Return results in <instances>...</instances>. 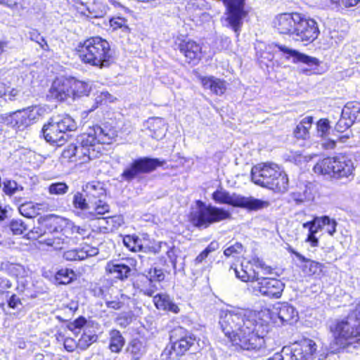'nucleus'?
<instances>
[{
  "label": "nucleus",
  "instance_id": "50",
  "mask_svg": "<svg viewBox=\"0 0 360 360\" xmlns=\"http://www.w3.org/2000/svg\"><path fill=\"white\" fill-rule=\"evenodd\" d=\"M163 244L165 245L166 243L153 241L145 247L143 246L142 251L146 254L158 255L161 252L162 246Z\"/></svg>",
  "mask_w": 360,
  "mask_h": 360
},
{
  "label": "nucleus",
  "instance_id": "5",
  "mask_svg": "<svg viewBox=\"0 0 360 360\" xmlns=\"http://www.w3.org/2000/svg\"><path fill=\"white\" fill-rule=\"evenodd\" d=\"M75 54L82 64L99 70L108 68L115 62L110 42L98 35L79 41L75 49Z\"/></svg>",
  "mask_w": 360,
  "mask_h": 360
},
{
  "label": "nucleus",
  "instance_id": "55",
  "mask_svg": "<svg viewBox=\"0 0 360 360\" xmlns=\"http://www.w3.org/2000/svg\"><path fill=\"white\" fill-rule=\"evenodd\" d=\"M3 2L8 7L15 8L18 9L25 8L29 4L27 0H4Z\"/></svg>",
  "mask_w": 360,
  "mask_h": 360
},
{
  "label": "nucleus",
  "instance_id": "18",
  "mask_svg": "<svg viewBox=\"0 0 360 360\" xmlns=\"http://www.w3.org/2000/svg\"><path fill=\"white\" fill-rule=\"evenodd\" d=\"M283 348L292 360H309L316 351V344L312 340L303 338Z\"/></svg>",
  "mask_w": 360,
  "mask_h": 360
},
{
  "label": "nucleus",
  "instance_id": "39",
  "mask_svg": "<svg viewBox=\"0 0 360 360\" xmlns=\"http://www.w3.org/2000/svg\"><path fill=\"white\" fill-rule=\"evenodd\" d=\"M124 246L131 252H137L143 250L141 240L138 236L126 235L123 237Z\"/></svg>",
  "mask_w": 360,
  "mask_h": 360
},
{
  "label": "nucleus",
  "instance_id": "38",
  "mask_svg": "<svg viewBox=\"0 0 360 360\" xmlns=\"http://www.w3.org/2000/svg\"><path fill=\"white\" fill-rule=\"evenodd\" d=\"M219 248V243L217 240L211 241L207 246L202 250L192 261V264L198 266L206 262V259L211 252L218 250Z\"/></svg>",
  "mask_w": 360,
  "mask_h": 360
},
{
  "label": "nucleus",
  "instance_id": "47",
  "mask_svg": "<svg viewBox=\"0 0 360 360\" xmlns=\"http://www.w3.org/2000/svg\"><path fill=\"white\" fill-rule=\"evenodd\" d=\"M68 186L65 182H55L49 186L48 192L51 195H63L68 192Z\"/></svg>",
  "mask_w": 360,
  "mask_h": 360
},
{
  "label": "nucleus",
  "instance_id": "28",
  "mask_svg": "<svg viewBox=\"0 0 360 360\" xmlns=\"http://www.w3.org/2000/svg\"><path fill=\"white\" fill-rule=\"evenodd\" d=\"M152 297L153 302L157 309L173 314L179 313V307L172 301L167 293H158Z\"/></svg>",
  "mask_w": 360,
  "mask_h": 360
},
{
  "label": "nucleus",
  "instance_id": "51",
  "mask_svg": "<svg viewBox=\"0 0 360 360\" xmlns=\"http://www.w3.org/2000/svg\"><path fill=\"white\" fill-rule=\"evenodd\" d=\"M330 129V122L328 118H321L316 122V130L323 137L328 134Z\"/></svg>",
  "mask_w": 360,
  "mask_h": 360
},
{
  "label": "nucleus",
  "instance_id": "16",
  "mask_svg": "<svg viewBox=\"0 0 360 360\" xmlns=\"http://www.w3.org/2000/svg\"><path fill=\"white\" fill-rule=\"evenodd\" d=\"M277 269L278 268L276 267V273L278 276L274 274L273 276H274L273 277H259L257 281V285L254 288L256 295L275 300L281 297L285 285L278 278L279 274L277 272Z\"/></svg>",
  "mask_w": 360,
  "mask_h": 360
},
{
  "label": "nucleus",
  "instance_id": "49",
  "mask_svg": "<svg viewBox=\"0 0 360 360\" xmlns=\"http://www.w3.org/2000/svg\"><path fill=\"white\" fill-rule=\"evenodd\" d=\"M40 243L46 244L48 246L53 247L54 249H61V245L65 243L64 238L60 236H51L41 240Z\"/></svg>",
  "mask_w": 360,
  "mask_h": 360
},
{
  "label": "nucleus",
  "instance_id": "8",
  "mask_svg": "<svg viewBox=\"0 0 360 360\" xmlns=\"http://www.w3.org/2000/svg\"><path fill=\"white\" fill-rule=\"evenodd\" d=\"M195 205L197 210L191 211L188 215V221L195 228L207 229L214 224L232 218L231 213L223 207L206 204L200 200H196Z\"/></svg>",
  "mask_w": 360,
  "mask_h": 360
},
{
  "label": "nucleus",
  "instance_id": "31",
  "mask_svg": "<svg viewBox=\"0 0 360 360\" xmlns=\"http://www.w3.org/2000/svg\"><path fill=\"white\" fill-rule=\"evenodd\" d=\"M148 129L151 136L157 140L161 139L165 135L167 124L164 118L154 117L148 120Z\"/></svg>",
  "mask_w": 360,
  "mask_h": 360
},
{
  "label": "nucleus",
  "instance_id": "45",
  "mask_svg": "<svg viewBox=\"0 0 360 360\" xmlns=\"http://www.w3.org/2000/svg\"><path fill=\"white\" fill-rule=\"evenodd\" d=\"M20 214L26 218H34L38 214L37 209L32 202H25L18 207Z\"/></svg>",
  "mask_w": 360,
  "mask_h": 360
},
{
  "label": "nucleus",
  "instance_id": "29",
  "mask_svg": "<svg viewBox=\"0 0 360 360\" xmlns=\"http://www.w3.org/2000/svg\"><path fill=\"white\" fill-rule=\"evenodd\" d=\"M314 122L311 115L303 118L295 127L292 135L297 141H306L310 139V130Z\"/></svg>",
  "mask_w": 360,
  "mask_h": 360
},
{
  "label": "nucleus",
  "instance_id": "34",
  "mask_svg": "<svg viewBox=\"0 0 360 360\" xmlns=\"http://www.w3.org/2000/svg\"><path fill=\"white\" fill-rule=\"evenodd\" d=\"M125 345V339L117 329L109 331L108 349L112 353L119 354Z\"/></svg>",
  "mask_w": 360,
  "mask_h": 360
},
{
  "label": "nucleus",
  "instance_id": "42",
  "mask_svg": "<svg viewBox=\"0 0 360 360\" xmlns=\"http://www.w3.org/2000/svg\"><path fill=\"white\" fill-rule=\"evenodd\" d=\"M114 101L115 98L108 91H102L95 98L94 103L89 111H94L102 105L112 103Z\"/></svg>",
  "mask_w": 360,
  "mask_h": 360
},
{
  "label": "nucleus",
  "instance_id": "53",
  "mask_svg": "<svg viewBox=\"0 0 360 360\" xmlns=\"http://www.w3.org/2000/svg\"><path fill=\"white\" fill-rule=\"evenodd\" d=\"M72 202L74 207L77 209L84 210L88 208V204L86 201V199L79 193H77L74 195Z\"/></svg>",
  "mask_w": 360,
  "mask_h": 360
},
{
  "label": "nucleus",
  "instance_id": "26",
  "mask_svg": "<svg viewBox=\"0 0 360 360\" xmlns=\"http://www.w3.org/2000/svg\"><path fill=\"white\" fill-rule=\"evenodd\" d=\"M107 275L112 276L115 281H124L131 275V269L129 266L122 263H115L110 260L105 266Z\"/></svg>",
  "mask_w": 360,
  "mask_h": 360
},
{
  "label": "nucleus",
  "instance_id": "24",
  "mask_svg": "<svg viewBox=\"0 0 360 360\" xmlns=\"http://www.w3.org/2000/svg\"><path fill=\"white\" fill-rule=\"evenodd\" d=\"M202 87L205 90H209L215 96L224 95L228 89V83L224 79L216 77L213 75L198 77Z\"/></svg>",
  "mask_w": 360,
  "mask_h": 360
},
{
  "label": "nucleus",
  "instance_id": "25",
  "mask_svg": "<svg viewBox=\"0 0 360 360\" xmlns=\"http://www.w3.org/2000/svg\"><path fill=\"white\" fill-rule=\"evenodd\" d=\"M98 250L96 247L84 245L81 248H73L65 251L63 257L66 261L75 262L84 260L96 255Z\"/></svg>",
  "mask_w": 360,
  "mask_h": 360
},
{
  "label": "nucleus",
  "instance_id": "57",
  "mask_svg": "<svg viewBox=\"0 0 360 360\" xmlns=\"http://www.w3.org/2000/svg\"><path fill=\"white\" fill-rule=\"evenodd\" d=\"M288 355L283 347L281 352L275 353L272 356L268 358L267 360H292Z\"/></svg>",
  "mask_w": 360,
  "mask_h": 360
},
{
  "label": "nucleus",
  "instance_id": "1",
  "mask_svg": "<svg viewBox=\"0 0 360 360\" xmlns=\"http://www.w3.org/2000/svg\"><path fill=\"white\" fill-rule=\"evenodd\" d=\"M273 313L270 309L259 311L226 310L219 325L231 347L236 351L258 352L266 347Z\"/></svg>",
  "mask_w": 360,
  "mask_h": 360
},
{
  "label": "nucleus",
  "instance_id": "11",
  "mask_svg": "<svg viewBox=\"0 0 360 360\" xmlns=\"http://www.w3.org/2000/svg\"><path fill=\"white\" fill-rule=\"evenodd\" d=\"M230 269H233L236 278L244 283H254L258 281L259 275L257 269H260L265 276H278L276 273V266L267 264L258 257H252L248 260L241 262L239 267L231 264Z\"/></svg>",
  "mask_w": 360,
  "mask_h": 360
},
{
  "label": "nucleus",
  "instance_id": "14",
  "mask_svg": "<svg viewBox=\"0 0 360 360\" xmlns=\"http://www.w3.org/2000/svg\"><path fill=\"white\" fill-rule=\"evenodd\" d=\"M174 44L175 49L184 57L185 62L195 66L200 63L205 55L203 44L188 36H178Z\"/></svg>",
  "mask_w": 360,
  "mask_h": 360
},
{
  "label": "nucleus",
  "instance_id": "3",
  "mask_svg": "<svg viewBox=\"0 0 360 360\" xmlns=\"http://www.w3.org/2000/svg\"><path fill=\"white\" fill-rule=\"evenodd\" d=\"M114 137V132L110 134L107 127L102 128L96 124L78 144L70 143L63 150L60 158L75 165H82L96 158L99 151L96 149L98 144H110Z\"/></svg>",
  "mask_w": 360,
  "mask_h": 360
},
{
  "label": "nucleus",
  "instance_id": "36",
  "mask_svg": "<svg viewBox=\"0 0 360 360\" xmlns=\"http://www.w3.org/2000/svg\"><path fill=\"white\" fill-rule=\"evenodd\" d=\"M77 278L76 273L74 270L68 268H61L58 269L55 275L54 280L58 285H68L72 283Z\"/></svg>",
  "mask_w": 360,
  "mask_h": 360
},
{
  "label": "nucleus",
  "instance_id": "37",
  "mask_svg": "<svg viewBox=\"0 0 360 360\" xmlns=\"http://www.w3.org/2000/svg\"><path fill=\"white\" fill-rule=\"evenodd\" d=\"M109 27L112 32L120 30L122 32L130 34L131 29L128 25V20L126 18L121 16H115L109 19Z\"/></svg>",
  "mask_w": 360,
  "mask_h": 360
},
{
  "label": "nucleus",
  "instance_id": "40",
  "mask_svg": "<svg viewBox=\"0 0 360 360\" xmlns=\"http://www.w3.org/2000/svg\"><path fill=\"white\" fill-rule=\"evenodd\" d=\"M246 252L245 246L240 242H236L224 250V255L227 257L237 259L242 257Z\"/></svg>",
  "mask_w": 360,
  "mask_h": 360
},
{
  "label": "nucleus",
  "instance_id": "46",
  "mask_svg": "<svg viewBox=\"0 0 360 360\" xmlns=\"http://www.w3.org/2000/svg\"><path fill=\"white\" fill-rule=\"evenodd\" d=\"M8 227L14 235H21L27 229L25 223L19 219H12L8 224Z\"/></svg>",
  "mask_w": 360,
  "mask_h": 360
},
{
  "label": "nucleus",
  "instance_id": "22",
  "mask_svg": "<svg viewBox=\"0 0 360 360\" xmlns=\"http://www.w3.org/2000/svg\"><path fill=\"white\" fill-rule=\"evenodd\" d=\"M274 47L283 54L285 60H289L292 59L293 63H303L309 66L315 67L319 65V61L316 58L301 53L297 50L290 49L280 44H275Z\"/></svg>",
  "mask_w": 360,
  "mask_h": 360
},
{
  "label": "nucleus",
  "instance_id": "9",
  "mask_svg": "<svg viewBox=\"0 0 360 360\" xmlns=\"http://www.w3.org/2000/svg\"><path fill=\"white\" fill-rule=\"evenodd\" d=\"M169 343V358L179 359L196 349L199 340L186 328L176 326L170 331Z\"/></svg>",
  "mask_w": 360,
  "mask_h": 360
},
{
  "label": "nucleus",
  "instance_id": "35",
  "mask_svg": "<svg viewBox=\"0 0 360 360\" xmlns=\"http://www.w3.org/2000/svg\"><path fill=\"white\" fill-rule=\"evenodd\" d=\"M70 90L72 91L71 98H81L88 96L91 92V86L87 82L70 79Z\"/></svg>",
  "mask_w": 360,
  "mask_h": 360
},
{
  "label": "nucleus",
  "instance_id": "2",
  "mask_svg": "<svg viewBox=\"0 0 360 360\" xmlns=\"http://www.w3.org/2000/svg\"><path fill=\"white\" fill-rule=\"evenodd\" d=\"M272 24L279 34L292 37L306 46L312 44L320 34L318 22L298 11L278 13L274 17Z\"/></svg>",
  "mask_w": 360,
  "mask_h": 360
},
{
  "label": "nucleus",
  "instance_id": "32",
  "mask_svg": "<svg viewBox=\"0 0 360 360\" xmlns=\"http://www.w3.org/2000/svg\"><path fill=\"white\" fill-rule=\"evenodd\" d=\"M135 288L139 289L143 295L148 297H152L155 290V286L149 279L148 275L139 274L133 283Z\"/></svg>",
  "mask_w": 360,
  "mask_h": 360
},
{
  "label": "nucleus",
  "instance_id": "15",
  "mask_svg": "<svg viewBox=\"0 0 360 360\" xmlns=\"http://www.w3.org/2000/svg\"><path fill=\"white\" fill-rule=\"evenodd\" d=\"M98 324L93 321H88L84 316H79L68 325V329L74 333L82 330V333L78 340L79 346L84 349L96 342L98 335L96 330Z\"/></svg>",
  "mask_w": 360,
  "mask_h": 360
},
{
  "label": "nucleus",
  "instance_id": "12",
  "mask_svg": "<svg viewBox=\"0 0 360 360\" xmlns=\"http://www.w3.org/2000/svg\"><path fill=\"white\" fill-rule=\"evenodd\" d=\"M212 200L219 204H226L233 207L243 208L249 211H255L267 207L269 202L256 199L252 197H245L223 189H217L212 193Z\"/></svg>",
  "mask_w": 360,
  "mask_h": 360
},
{
  "label": "nucleus",
  "instance_id": "13",
  "mask_svg": "<svg viewBox=\"0 0 360 360\" xmlns=\"http://www.w3.org/2000/svg\"><path fill=\"white\" fill-rule=\"evenodd\" d=\"M337 221L327 215L314 216L312 219L302 224V227L308 230L304 242L311 248H316L319 245V239L316 233L325 229L327 234L333 236L337 231Z\"/></svg>",
  "mask_w": 360,
  "mask_h": 360
},
{
  "label": "nucleus",
  "instance_id": "4",
  "mask_svg": "<svg viewBox=\"0 0 360 360\" xmlns=\"http://www.w3.org/2000/svg\"><path fill=\"white\" fill-rule=\"evenodd\" d=\"M328 330L332 337L330 346L335 351L360 347V306L345 316L330 321Z\"/></svg>",
  "mask_w": 360,
  "mask_h": 360
},
{
  "label": "nucleus",
  "instance_id": "19",
  "mask_svg": "<svg viewBox=\"0 0 360 360\" xmlns=\"http://www.w3.org/2000/svg\"><path fill=\"white\" fill-rule=\"evenodd\" d=\"M71 94L70 79L56 77L51 83L46 98L50 101L63 103L71 98Z\"/></svg>",
  "mask_w": 360,
  "mask_h": 360
},
{
  "label": "nucleus",
  "instance_id": "43",
  "mask_svg": "<svg viewBox=\"0 0 360 360\" xmlns=\"http://www.w3.org/2000/svg\"><path fill=\"white\" fill-rule=\"evenodd\" d=\"M103 219L106 224L105 229L110 231L117 230L124 223V217L122 214H115L103 217Z\"/></svg>",
  "mask_w": 360,
  "mask_h": 360
},
{
  "label": "nucleus",
  "instance_id": "44",
  "mask_svg": "<svg viewBox=\"0 0 360 360\" xmlns=\"http://www.w3.org/2000/svg\"><path fill=\"white\" fill-rule=\"evenodd\" d=\"M29 38L30 40L37 43L42 50L49 51L47 41L37 29H31L29 31Z\"/></svg>",
  "mask_w": 360,
  "mask_h": 360
},
{
  "label": "nucleus",
  "instance_id": "21",
  "mask_svg": "<svg viewBox=\"0 0 360 360\" xmlns=\"http://www.w3.org/2000/svg\"><path fill=\"white\" fill-rule=\"evenodd\" d=\"M59 217L53 214L41 217L39 219V225L33 227L28 233L29 237L36 240L44 236L46 233H54L60 231L58 224Z\"/></svg>",
  "mask_w": 360,
  "mask_h": 360
},
{
  "label": "nucleus",
  "instance_id": "63",
  "mask_svg": "<svg viewBox=\"0 0 360 360\" xmlns=\"http://www.w3.org/2000/svg\"><path fill=\"white\" fill-rule=\"evenodd\" d=\"M7 210L0 202V222L3 221L6 217Z\"/></svg>",
  "mask_w": 360,
  "mask_h": 360
},
{
  "label": "nucleus",
  "instance_id": "30",
  "mask_svg": "<svg viewBox=\"0 0 360 360\" xmlns=\"http://www.w3.org/2000/svg\"><path fill=\"white\" fill-rule=\"evenodd\" d=\"M88 195L94 199V211L96 215H103L110 212V207L105 201L106 193L103 188L100 187L99 191L97 194L92 193L90 191Z\"/></svg>",
  "mask_w": 360,
  "mask_h": 360
},
{
  "label": "nucleus",
  "instance_id": "20",
  "mask_svg": "<svg viewBox=\"0 0 360 360\" xmlns=\"http://www.w3.org/2000/svg\"><path fill=\"white\" fill-rule=\"evenodd\" d=\"M62 235L66 238L72 240H80L84 239H94L96 231H94L91 225L84 224L82 225H76L73 222L68 221L64 229H60Z\"/></svg>",
  "mask_w": 360,
  "mask_h": 360
},
{
  "label": "nucleus",
  "instance_id": "59",
  "mask_svg": "<svg viewBox=\"0 0 360 360\" xmlns=\"http://www.w3.org/2000/svg\"><path fill=\"white\" fill-rule=\"evenodd\" d=\"M22 304L20 299L15 295L13 294L8 300V305L10 308L15 309Z\"/></svg>",
  "mask_w": 360,
  "mask_h": 360
},
{
  "label": "nucleus",
  "instance_id": "64",
  "mask_svg": "<svg viewBox=\"0 0 360 360\" xmlns=\"http://www.w3.org/2000/svg\"><path fill=\"white\" fill-rule=\"evenodd\" d=\"M27 118L25 117L24 115H22L20 118V122L16 121V124L20 123L21 125H24V124L27 125Z\"/></svg>",
  "mask_w": 360,
  "mask_h": 360
},
{
  "label": "nucleus",
  "instance_id": "33",
  "mask_svg": "<svg viewBox=\"0 0 360 360\" xmlns=\"http://www.w3.org/2000/svg\"><path fill=\"white\" fill-rule=\"evenodd\" d=\"M277 315L283 324H292L298 320L297 311L288 304H283L278 308Z\"/></svg>",
  "mask_w": 360,
  "mask_h": 360
},
{
  "label": "nucleus",
  "instance_id": "41",
  "mask_svg": "<svg viewBox=\"0 0 360 360\" xmlns=\"http://www.w3.org/2000/svg\"><path fill=\"white\" fill-rule=\"evenodd\" d=\"M126 353L131 360H139L143 354L141 342L136 340L130 341L126 348Z\"/></svg>",
  "mask_w": 360,
  "mask_h": 360
},
{
  "label": "nucleus",
  "instance_id": "17",
  "mask_svg": "<svg viewBox=\"0 0 360 360\" xmlns=\"http://www.w3.org/2000/svg\"><path fill=\"white\" fill-rule=\"evenodd\" d=\"M165 163V160L160 161L158 158H140L134 160L129 167L123 171L121 176L126 181H131L139 174L150 173Z\"/></svg>",
  "mask_w": 360,
  "mask_h": 360
},
{
  "label": "nucleus",
  "instance_id": "27",
  "mask_svg": "<svg viewBox=\"0 0 360 360\" xmlns=\"http://www.w3.org/2000/svg\"><path fill=\"white\" fill-rule=\"evenodd\" d=\"M301 263L302 271L309 276H313L315 278L321 279L326 276V266L324 264L319 262L304 257Z\"/></svg>",
  "mask_w": 360,
  "mask_h": 360
},
{
  "label": "nucleus",
  "instance_id": "48",
  "mask_svg": "<svg viewBox=\"0 0 360 360\" xmlns=\"http://www.w3.org/2000/svg\"><path fill=\"white\" fill-rule=\"evenodd\" d=\"M147 272L149 279H150L152 283L153 281L162 282L165 280V276L162 269L150 267L148 269Z\"/></svg>",
  "mask_w": 360,
  "mask_h": 360
},
{
  "label": "nucleus",
  "instance_id": "54",
  "mask_svg": "<svg viewBox=\"0 0 360 360\" xmlns=\"http://www.w3.org/2000/svg\"><path fill=\"white\" fill-rule=\"evenodd\" d=\"M131 321L132 316L129 314H120L115 319L117 324L122 328H127L131 324Z\"/></svg>",
  "mask_w": 360,
  "mask_h": 360
},
{
  "label": "nucleus",
  "instance_id": "60",
  "mask_svg": "<svg viewBox=\"0 0 360 360\" xmlns=\"http://www.w3.org/2000/svg\"><path fill=\"white\" fill-rule=\"evenodd\" d=\"M106 306L109 309L118 310L123 307L124 303L118 300H111L106 302Z\"/></svg>",
  "mask_w": 360,
  "mask_h": 360
},
{
  "label": "nucleus",
  "instance_id": "23",
  "mask_svg": "<svg viewBox=\"0 0 360 360\" xmlns=\"http://www.w3.org/2000/svg\"><path fill=\"white\" fill-rule=\"evenodd\" d=\"M359 112L358 105L353 102L347 103L335 125V129L340 133L345 132L353 124Z\"/></svg>",
  "mask_w": 360,
  "mask_h": 360
},
{
  "label": "nucleus",
  "instance_id": "62",
  "mask_svg": "<svg viewBox=\"0 0 360 360\" xmlns=\"http://www.w3.org/2000/svg\"><path fill=\"white\" fill-rule=\"evenodd\" d=\"M8 86L4 83L0 82V98L4 97L8 92Z\"/></svg>",
  "mask_w": 360,
  "mask_h": 360
},
{
  "label": "nucleus",
  "instance_id": "10",
  "mask_svg": "<svg viewBox=\"0 0 360 360\" xmlns=\"http://www.w3.org/2000/svg\"><path fill=\"white\" fill-rule=\"evenodd\" d=\"M75 122L68 115L60 117L58 120L51 117L41 129V134L45 141L53 146H60L66 141L65 137L68 131L74 130Z\"/></svg>",
  "mask_w": 360,
  "mask_h": 360
},
{
  "label": "nucleus",
  "instance_id": "52",
  "mask_svg": "<svg viewBox=\"0 0 360 360\" xmlns=\"http://www.w3.org/2000/svg\"><path fill=\"white\" fill-rule=\"evenodd\" d=\"M18 189V184L15 181L5 180L3 182V191L6 195L8 196H12L14 195Z\"/></svg>",
  "mask_w": 360,
  "mask_h": 360
},
{
  "label": "nucleus",
  "instance_id": "61",
  "mask_svg": "<svg viewBox=\"0 0 360 360\" xmlns=\"http://www.w3.org/2000/svg\"><path fill=\"white\" fill-rule=\"evenodd\" d=\"M287 250L288 252L291 254V255H295L297 259L301 262L303 259H304V256L302 255V254H300V252H298L297 251H296L295 249H293L291 246H289L287 248Z\"/></svg>",
  "mask_w": 360,
  "mask_h": 360
},
{
  "label": "nucleus",
  "instance_id": "7",
  "mask_svg": "<svg viewBox=\"0 0 360 360\" xmlns=\"http://www.w3.org/2000/svg\"><path fill=\"white\" fill-rule=\"evenodd\" d=\"M354 169L352 160L347 153H343L319 159L313 167L315 174L329 176L337 179H352Z\"/></svg>",
  "mask_w": 360,
  "mask_h": 360
},
{
  "label": "nucleus",
  "instance_id": "6",
  "mask_svg": "<svg viewBox=\"0 0 360 360\" xmlns=\"http://www.w3.org/2000/svg\"><path fill=\"white\" fill-rule=\"evenodd\" d=\"M252 181L276 193H284L289 188V178L284 169L272 162H261L251 169Z\"/></svg>",
  "mask_w": 360,
  "mask_h": 360
},
{
  "label": "nucleus",
  "instance_id": "56",
  "mask_svg": "<svg viewBox=\"0 0 360 360\" xmlns=\"http://www.w3.org/2000/svg\"><path fill=\"white\" fill-rule=\"evenodd\" d=\"M78 345L75 339L72 338H67L63 340V347L68 352H72L75 350Z\"/></svg>",
  "mask_w": 360,
  "mask_h": 360
},
{
  "label": "nucleus",
  "instance_id": "58",
  "mask_svg": "<svg viewBox=\"0 0 360 360\" xmlns=\"http://www.w3.org/2000/svg\"><path fill=\"white\" fill-rule=\"evenodd\" d=\"M359 1L360 0H330L333 4L345 8L354 6L357 4Z\"/></svg>",
  "mask_w": 360,
  "mask_h": 360
}]
</instances>
